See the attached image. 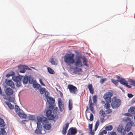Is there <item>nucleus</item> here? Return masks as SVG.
Masks as SVG:
<instances>
[{
	"instance_id": "f257e3e1",
	"label": "nucleus",
	"mask_w": 135,
	"mask_h": 135,
	"mask_svg": "<svg viewBox=\"0 0 135 135\" xmlns=\"http://www.w3.org/2000/svg\"><path fill=\"white\" fill-rule=\"evenodd\" d=\"M133 124L134 123L132 121L128 122L125 126V129L122 126H119L117 128V131L118 132L120 133L122 135H125L126 131H129Z\"/></svg>"
},
{
	"instance_id": "f03ea898",
	"label": "nucleus",
	"mask_w": 135,
	"mask_h": 135,
	"mask_svg": "<svg viewBox=\"0 0 135 135\" xmlns=\"http://www.w3.org/2000/svg\"><path fill=\"white\" fill-rule=\"evenodd\" d=\"M54 107V105H51L48 108V110L46 112V115L48 119L51 120L54 119V116L56 115L57 113V108L55 107L53 111V114H52V110H53Z\"/></svg>"
},
{
	"instance_id": "7ed1b4c3",
	"label": "nucleus",
	"mask_w": 135,
	"mask_h": 135,
	"mask_svg": "<svg viewBox=\"0 0 135 135\" xmlns=\"http://www.w3.org/2000/svg\"><path fill=\"white\" fill-rule=\"evenodd\" d=\"M74 54H66L64 56V61L68 65L73 64L75 63L74 58Z\"/></svg>"
},
{
	"instance_id": "20e7f679",
	"label": "nucleus",
	"mask_w": 135,
	"mask_h": 135,
	"mask_svg": "<svg viewBox=\"0 0 135 135\" xmlns=\"http://www.w3.org/2000/svg\"><path fill=\"white\" fill-rule=\"evenodd\" d=\"M111 101V105L113 109L119 107L121 103V100L115 97H113Z\"/></svg>"
},
{
	"instance_id": "39448f33",
	"label": "nucleus",
	"mask_w": 135,
	"mask_h": 135,
	"mask_svg": "<svg viewBox=\"0 0 135 135\" xmlns=\"http://www.w3.org/2000/svg\"><path fill=\"white\" fill-rule=\"evenodd\" d=\"M113 92L112 90H109L105 93L103 96V98L105 101H111V97L113 96Z\"/></svg>"
},
{
	"instance_id": "423d86ee",
	"label": "nucleus",
	"mask_w": 135,
	"mask_h": 135,
	"mask_svg": "<svg viewBox=\"0 0 135 135\" xmlns=\"http://www.w3.org/2000/svg\"><path fill=\"white\" fill-rule=\"evenodd\" d=\"M82 57L81 56H76L75 61V65L77 67H80L82 66V62L81 60Z\"/></svg>"
},
{
	"instance_id": "0eeeda50",
	"label": "nucleus",
	"mask_w": 135,
	"mask_h": 135,
	"mask_svg": "<svg viewBox=\"0 0 135 135\" xmlns=\"http://www.w3.org/2000/svg\"><path fill=\"white\" fill-rule=\"evenodd\" d=\"M68 88L69 89V91L71 93L75 94L78 93V90L77 88L71 84H69L68 86Z\"/></svg>"
},
{
	"instance_id": "6e6552de",
	"label": "nucleus",
	"mask_w": 135,
	"mask_h": 135,
	"mask_svg": "<svg viewBox=\"0 0 135 135\" xmlns=\"http://www.w3.org/2000/svg\"><path fill=\"white\" fill-rule=\"evenodd\" d=\"M43 127L47 130H49L51 128V124L48 122H44L43 123Z\"/></svg>"
},
{
	"instance_id": "1a4fd4ad",
	"label": "nucleus",
	"mask_w": 135,
	"mask_h": 135,
	"mask_svg": "<svg viewBox=\"0 0 135 135\" xmlns=\"http://www.w3.org/2000/svg\"><path fill=\"white\" fill-rule=\"evenodd\" d=\"M77 131L76 128H70L68 131L66 135H74L77 133Z\"/></svg>"
},
{
	"instance_id": "9d476101",
	"label": "nucleus",
	"mask_w": 135,
	"mask_h": 135,
	"mask_svg": "<svg viewBox=\"0 0 135 135\" xmlns=\"http://www.w3.org/2000/svg\"><path fill=\"white\" fill-rule=\"evenodd\" d=\"M5 93L8 96L12 95L13 93V90L9 88H7L5 90Z\"/></svg>"
},
{
	"instance_id": "9b49d317",
	"label": "nucleus",
	"mask_w": 135,
	"mask_h": 135,
	"mask_svg": "<svg viewBox=\"0 0 135 135\" xmlns=\"http://www.w3.org/2000/svg\"><path fill=\"white\" fill-rule=\"evenodd\" d=\"M69 124L67 123L65 125H64L62 131V133L64 135H65L66 133L67 129L69 127Z\"/></svg>"
},
{
	"instance_id": "f8f14e48",
	"label": "nucleus",
	"mask_w": 135,
	"mask_h": 135,
	"mask_svg": "<svg viewBox=\"0 0 135 135\" xmlns=\"http://www.w3.org/2000/svg\"><path fill=\"white\" fill-rule=\"evenodd\" d=\"M6 84L11 87L12 88H15V85L14 83L11 80H8L6 82Z\"/></svg>"
},
{
	"instance_id": "ddd939ff",
	"label": "nucleus",
	"mask_w": 135,
	"mask_h": 135,
	"mask_svg": "<svg viewBox=\"0 0 135 135\" xmlns=\"http://www.w3.org/2000/svg\"><path fill=\"white\" fill-rule=\"evenodd\" d=\"M58 103L59 109L61 111H62L64 110V104L62 102V101L60 99L58 100Z\"/></svg>"
},
{
	"instance_id": "4468645a",
	"label": "nucleus",
	"mask_w": 135,
	"mask_h": 135,
	"mask_svg": "<svg viewBox=\"0 0 135 135\" xmlns=\"http://www.w3.org/2000/svg\"><path fill=\"white\" fill-rule=\"evenodd\" d=\"M37 121L39 123L43 122L46 121L47 120V118L45 117H41L39 116H37Z\"/></svg>"
},
{
	"instance_id": "2eb2a0df",
	"label": "nucleus",
	"mask_w": 135,
	"mask_h": 135,
	"mask_svg": "<svg viewBox=\"0 0 135 135\" xmlns=\"http://www.w3.org/2000/svg\"><path fill=\"white\" fill-rule=\"evenodd\" d=\"M22 77V76H14L12 77V79L14 81L16 82L18 81H21Z\"/></svg>"
},
{
	"instance_id": "dca6fc26",
	"label": "nucleus",
	"mask_w": 135,
	"mask_h": 135,
	"mask_svg": "<svg viewBox=\"0 0 135 135\" xmlns=\"http://www.w3.org/2000/svg\"><path fill=\"white\" fill-rule=\"evenodd\" d=\"M47 100L48 103L50 105L52 104L55 102L54 99L50 97H47Z\"/></svg>"
},
{
	"instance_id": "f3484780",
	"label": "nucleus",
	"mask_w": 135,
	"mask_h": 135,
	"mask_svg": "<svg viewBox=\"0 0 135 135\" xmlns=\"http://www.w3.org/2000/svg\"><path fill=\"white\" fill-rule=\"evenodd\" d=\"M57 59H54L53 58H51L50 62L52 65H57Z\"/></svg>"
},
{
	"instance_id": "a211bd4d",
	"label": "nucleus",
	"mask_w": 135,
	"mask_h": 135,
	"mask_svg": "<svg viewBox=\"0 0 135 135\" xmlns=\"http://www.w3.org/2000/svg\"><path fill=\"white\" fill-rule=\"evenodd\" d=\"M18 115L21 118H26L27 117V115L24 113L20 112L18 113Z\"/></svg>"
},
{
	"instance_id": "6ab92c4d",
	"label": "nucleus",
	"mask_w": 135,
	"mask_h": 135,
	"mask_svg": "<svg viewBox=\"0 0 135 135\" xmlns=\"http://www.w3.org/2000/svg\"><path fill=\"white\" fill-rule=\"evenodd\" d=\"M73 108V103L72 100L71 99H70L69 102L68 108L69 110H71Z\"/></svg>"
},
{
	"instance_id": "aec40b11",
	"label": "nucleus",
	"mask_w": 135,
	"mask_h": 135,
	"mask_svg": "<svg viewBox=\"0 0 135 135\" xmlns=\"http://www.w3.org/2000/svg\"><path fill=\"white\" fill-rule=\"evenodd\" d=\"M111 101L108 102L105 101L106 103H105L104 105V108L106 109H109L110 107V103H111Z\"/></svg>"
},
{
	"instance_id": "412c9836",
	"label": "nucleus",
	"mask_w": 135,
	"mask_h": 135,
	"mask_svg": "<svg viewBox=\"0 0 135 135\" xmlns=\"http://www.w3.org/2000/svg\"><path fill=\"white\" fill-rule=\"evenodd\" d=\"M99 116L101 117H105L106 116L105 113L103 109H101L99 111Z\"/></svg>"
},
{
	"instance_id": "4be33fe9",
	"label": "nucleus",
	"mask_w": 135,
	"mask_h": 135,
	"mask_svg": "<svg viewBox=\"0 0 135 135\" xmlns=\"http://www.w3.org/2000/svg\"><path fill=\"white\" fill-rule=\"evenodd\" d=\"M28 77L27 75L25 76L22 79L23 83L24 84H26L27 83L28 81Z\"/></svg>"
},
{
	"instance_id": "5701e85b",
	"label": "nucleus",
	"mask_w": 135,
	"mask_h": 135,
	"mask_svg": "<svg viewBox=\"0 0 135 135\" xmlns=\"http://www.w3.org/2000/svg\"><path fill=\"white\" fill-rule=\"evenodd\" d=\"M4 99L8 100L9 102H14L15 101V99L11 97L7 98L6 97H4Z\"/></svg>"
},
{
	"instance_id": "b1692460",
	"label": "nucleus",
	"mask_w": 135,
	"mask_h": 135,
	"mask_svg": "<svg viewBox=\"0 0 135 135\" xmlns=\"http://www.w3.org/2000/svg\"><path fill=\"white\" fill-rule=\"evenodd\" d=\"M88 88L90 93L93 94L94 93V89L92 85L91 84H89L88 85Z\"/></svg>"
},
{
	"instance_id": "393cba45",
	"label": "nucleus",
	"mask_w": 135,
	"mask_h": 135,
	"mask_svg": "<svg viewBox=\"0 0 135 135\" xmlns=\"http://www.w3.org/2000/svg\"><path fill=\"white\" fill-rule=\"evenodd\" d=\"M83 63L84 65L86 66H88V65L87 64V60L86 57L84 56H83L82 57Z\"/></svg>"
},
{
	"instance_id": "a878e982",
	"label": "nucleus",
	"mask_w": 135,
	"mask_h": 135,
	"mask_svg": "<svg viewBox=\"0 0 135 135\" xmlns=\"http://www.w3.org/2000/svg\"><path fill=\"white\" fill-rule=\"evenodd\" d=\"M119 82L121 84L124 85L126 84V81L123 78H121L119 80Z\"/></svg>"
},
{
	"instance_id": "bb28decb",
	"label": "nucleus",
	"mask_w": 135,
	"mask_h": 135,
	"mask_svg": "<svg viewBox=\"0 0 135 135\" xmlns=\"http://www.w3.org/2000/svg\"><path fill=\"white\" fill-rule=\"evenodd\" d=\"M128 112L132 114H135V107H131L128 110Z\"/></svg>"
},
{
	"instance_id": "cd10ccee",
	"label": "nucleus",
	"mask_w": 135,
	"mask_h": 135,
	"mask_svg": "<svg viewBox=\"0 0 135 135\" xmlns=\"http://www.w3.org/2000/svg\"><path fill=\"white\" fill-rule=\"evenodd\" d=\"M5 103L10 109H13L14 108V106L10 103L7 101Z\"/></svg>"
},
{
	"instance_id": "c85d7f7f",
	"label": "nucleus",
	"mask_w": 135,
	"mask_h": 135,
	"mask_svg": "<svg viewBox=\"0 0 135 135\" xmlns=\"http://www.w3.org/2000/svg\"><path fill=\"white\" fill-rule=\"evenodd\" d=\"M93 102L94 104H96L97 102V97L96 95H94L92 97Z\"/></svg>"
},
{
	"instance_id": "c756f323",
	"label": "nucleus",
	"mask_w": 135,
	"mask_h": 135,
	"mask_svg": "<svg viewBox=\"0 0 135 135\" xmlns=\"http://www.w3.org/2000/svg\"><path fill=\"white\" fill-rule=\"evenodd\" d=\"M6 134L7 133L4 129H1L0 131V135H6Z\"/></svg>"
},
{
	"instance_id": "7c9ffc66",
	"label": "nucleus",
	"mask_w": 135,
	"mask_h": 135,
	"mask_svg": "<svg viewBox=\"0 0 135 135\" xmlns=\"http://www.w3.org/2000/svg\"><path fill=\"white\" fill-rule=\"evenodd\" d=\"M15 109L16 112L17 113V114L18 113L20 112V109L19 107L17 105H15Z\"/></svg>"
},
{
	"instance_id": "2f4dec72",
	"label": "nucleus",
	"mask_w": 135,
	"mask_h": 135,
	"mask_svg": "<svg viewBox=\"0 0 135 135\" xmlns=\"http://www.w3.org/2000/svg\"><path fill=\"white\" fill-rule=\"evenodd\" d=\"M48 71L49 73L51 74H54L55 72L50 67H48L47 68Z\"/></svg>"
},
{
	"instance_id": "473e14b6",
	"label": "nucleus",
	"mask_w": 135,
	"mask_h": 135,
	"mask_svg": "<svg viewBox=\"0 0 135 135\" xmlns=\"http://www.w3.org/2000/svg\"><path fill=\"white\" fill-rule=\"evenodd\" d=\"M113 128V127L112 126L109 125L106 126L105 128V129L107 131H111Z\"/></svg>"
},
{
	"instance_id": "72a5a7b5",
	"label": "nucleus",
	"mask_w": 135,
	"mask_h": 135,
	"mask_svg": "<svg viewBox=\"0 0 135 135\" xmlns=\"http://www.w3.org/2000/svg\"><path fill=\"white\" fill-rule=\"evenodd\" d=\"M99 120H98L95 124V131H96L97 128H98V126L99 125Z\"/></svg>"
},
{
	"instance_id": "f704fd0d",
	"label": "nucleus",
	"mask_w": 135,
	"mask_h": 135,
	"mask_svg": "<svg viewBox=\"0 0 135 135\" xmlns=\"http://www.w3.org/2000/svg\"><path fill=\"white\" fill-rule=\"evenodd\" d=\"M29 119L31 120H33L35 119V117L34 115H30L28 117Z\"/></svg>"
},
{
	"instance_id": "c9c22d12",
	"label": "nucleus",
	"mask_w": 135,
	"mask_h": 135,
	"mask_svg": "<svg viewBox=\"0 0 135 135\" xmlns=\"http://www.w3.org/2000/svg\"><path fill=\"white\" fill-rule=\"evenodd\" d=\"M35 132L38 134H41L42 133L41 129L39 128L36 129L35 130Z\"/></svg>"
},
{
	"instance_id": "e433bc0d",
	"label": "nucleus",
	"mask_w": 135,
	"mask_h": 135,
	"mask_svg": "<svg viewBox=\"0 0 135 135\" xmlns=\"http://www.w3.org/2000/svg\"><path fill=\"white\" fill-rule=\"evenodd\" d=\"M40 92L41 94H43L45 93V89L42 88L40 89Z\"/></svg>"
},
{
	"instance_id": "4c0bfd02",
	"label": "nucleus",
	"mask_w": 135,
	"mask_h": 135,
	"mask_svg": "<svg viewBox=\"0 0 135 135\" xmlns=\"http://www.w3.org/2000/svg\"><path fill=\"white\" fill-rule=\"evenodd\" d=\"M124 121L125 122H130L131 121H132L131 120L130 118L128 117H126L124 118Z\"/></svg>"
},
{
	"instance_id": "58836bf2",
	"label": "nucleus",
	"mask_w": 135,
	"mask_h": 135,
	"mask_svg": "<svg viewBox=\"0 0 135 135\" xmlns=\"http://www.w3.org/2000/svg\"><path fill=\"white\" fill-rule=\"evenodd\" d=\"M107 114H109L112 112V110L111 109H106L105 111Z\"/></svg>"
},
{
	"instance_id": "ea45409f",
	"label": "nucleus",
	"mask_w": 135,
	"mask_h": 135,
	"mask_svg": "<svg viewBox=\"0 0 135 135\" xmlns=\"http://www.w3.org/2000/svg\"><path fill=\"white\" fill-rule=\"evenodd\" d=\"M92 100L90 97L89 98V106H90L91 107V106L93 105V104L92 103Z\"/></svg>"
},
{
	"instance_id": "a19ab883",
	"label": "nucleus",
	"mask_w": 135,
	"mask_h": 135,
	"mask_svg": "<svg viewBox=\"0 0 135 135\" xmlns=\"http://www.w3.org/2000/svg\"><path fill=\"white\" fill-rule=\"evenodd\" d=\"M33 87L35 88H38L40 86V85L38 84H35L33 83Z\"/></svg>"
},
{
	"instance_id": "79ce46f5",
	"label": "nucleus",
	"mask_w": 135,
	"mask_h": 135,
	"mask_svg": "<svg viewBox=\"0 0 135 135\" xmlns=\"http://www.w3.org/2000/svg\"><path fill=\"white\" fill-rule=\"evenodd\" d=\"M112 82L116 85H117L118 82H119V80H115L114 79H112Z\"/></svg>"
},
{
	"instance_id": "37998d69",
	"label": "nucleus",
	"mask_w": 135,
	"mask_h": 135,
	"mask_svg": "<svg viewBox=\"0 0 135 135\" xmlns=\"http://www.w3.org/2000/svg\"><path fill=\"white\" fill-rule=\"evenodd\" d=\"M107 80V79L106 78H103L101 79L100 81V82L101 84H103L104 82Z\"/></svg>"
},
{
	"instance_id": "c03bdc74",
	"label": "nucleus",
	"mask_w": 135,
	"mask_h": 135,
	"mask_svg": "<svg viewBox=\"0 0 135 135\" xmlns=\"http://www.w3.org/2000/svg\"><path fill=\"white\" fill-rule=\"evenodd\" d=\"M37 124V127L38 128L41 129L42 127V126L40 123H38V122H36Z\"/></svg>"
},
{
	"instance_id": "a18cd8bd",
	"label": "nucleus",
	"mask_w": 135,
	"mask_h": 135,
	"mask_svg": "<svg viewBox=\"0 0 135 135\" xmlns=\"http://www.w3.org/2000/svg\"><path fill=\"white\" fill-rule=\"evenodd\" d=\"M15 74V72H13V71H12V73L11 74H7L6 75V77H9L10 76L13 75Z\"/></svg>"
},
{
	"instance_id": "49530a36",
	"label": "nucleus",
	"mask_w": 135,
	"mask_h": 135,
	"mask_svg": "<svg viewBox=\"0 0 135 135\" xmlns=\"http://www.w3.org/2000/svg\"><path fill=\"white\" fill-rule=\"evenodd\" d=\"M93 119V115L91 113L90 115V121H92Z\"/></svg>"
},
{
	"instance_id": "de8ad7c7",
	"label": "nucleus",
	"mask_w": 135,
	"mask_h": 135,
	"mask_svg": "<svg viewBox=\"0 0 135 135\" xmlns=\"http://www.w3.org/2000/svg\"><path fill=\"white\" fill-rule=\"evenodd\" d=\"M4 122L3 119L0 118V126H3Z\"/></svg>"
},
{
	"instance_id": "09e8293b",
	"label": "nucleus",
	"mask_w": 135,
	"mask_h": 135,
	"mask_svg": "<svg viewBox=\"0 0 135 135\" xmlns=\"http://www.w3.org/2000/svg\"><path fill=\"white\" fill-rule=\"evenodd\" d=\"M89 107L90 108V110L92 111V112L93 113H94L95 111H94L93 105L91 106V107L89 106Z\"/></svg>"
},
{
	"instance_id": "8fccbe9b",
	"label": "nucleus",
	"mask_w": 135,
	"mask_h": 135,
	"mask_svg": "<svg viewBox=\"0 0 135 135\" xmlns=\"http://www.w3.org/2000/svg\"><path fill=\"white\" fill-rule=\"evenodd\" d=\"M20 81H18L16 82L17 83L16 86L18 87L20 86L21 85Z\"/></svg>"
},
{
	"instance_id": "3c124183",
	"label": "nucleus",
	"mask_w": 135,
	"mask_h": 135,
	"mask_svg": "<svg viewBox=\"0 0 135 135\" xmlns=\"http://www.w3.org/2000/svg\"><path fill=\"white\" fill-rule=\"evenodd\" d=\"M104 118V117H101L100 118V123H103L105 121Z\"/></svg>"
},
{
	"instance_id": "603ef678",
	"label": "nucleus",
	"mask_w": 135,
	"mask_h": 135,
	"mask_svg": "<svg viewBox=\"0 0 135 135\" xmlns=\"http://www.w3.org/2000/svg\"><path fill=\"white\" fill-rule=\"evenodd\" d=\"M25 69H22L20 70L19 71L20 72L22 73H24L25 72Z\"/></svg>"
},
{
	"instance_id": "864d4df0",
	"label": "nucleus",
	"mask_w": 135,
	"mask_h": 135,
	"mask_svg": "<svg viewBox=\"0 0 135 135\" xmlns=\"http://www.w3.org/2000/svg\"><path fill=\"white\" fill-rule=\"evenodd\" d=\"M39 81L40 84L42 85H43L44 86H45V85L42 82V80L41 79H40Z\"/></svg>"
},
{
	"instance_id": "5fc2aeb1",
	"label": "nucleus",
	"mask_w": 135,
	"mask_h": 135,
	"mask_svg": "<svg viewBox=\"0 0 135 135\" xmlns=\"http://www.w3.org/2000/svg\"><path fill=\"white\" fill-rule=\"evenodd\" d=\"M92 127H93V125L92 124H89V128L90 130V131H92Z\"/></svg>"
},
{
	"instance_id": "6e6d98bb",
	"label": "nucleus",
	"mask_w": 135,
	"mask_h": 135,
	"mask_svg": "<svg viewBox=\"0 0 135 135\" xmlns=\"http://www.w3.org/2000/svg\"><path fill=\"white\" fill-rule=\"evenodd\" d=\"M127 95L128 97L130 98H131L133 96V95L131 93H128L127 94Z\"/></svg>"
},
{
	"instance_id": "4d7b16f0",
	"label": "nucleus",
	"mask_w": 135,
	"mask_h": 135,
	"mask_svg": "<svg viewBox=\"0 0 135 135\" xmlns=\"http://www.w3.org/2000/svg\"><path fill=\"white\" fill-rule=\"evenodd\" d=\"M48 94H49V93L48 92H47V91H46L45 93V95L46 97V98L47 97H49V96H48Z\"/></svg>"
},
{
	"instance_id": "13d9d810",
	"label": "nucleus",
	"mask_w": 135,
	"mask_h": 135,
	"mask_svg": "<svg viewBox=\"0 0 135 135\" xmlns=\"http://www.w3.org/2000/svg\"><path fill=\"white\" fill-rule=\"evenodd\" d=\"M110 133V135H117L116 133L114 132H111Z\"/></svg>"
},
{
	"instance_id": "bf43d9fd",
	"label": "nucleus",
	"mask_w": 135,
	"mask_h": 135,
	"mask_svg": "<svg viewBox=\"0 0 135 135\" xmlns=\"http://www.w3.org/2000/svg\"><path fill=\"white\" fill-rule=\"evenodd\" d=\"M131 103L132 104H134L135 103V99L133 98L132 99L131 101Z\"/></svg>"
},
{
	"instance_id": "052dcab7",
	"label": "nucleus",
	"mask_w": 135,
	"mask_h": 135,
	"mask_svg": "<svg viewBox=\"0 0 135 135\" xmlns=\"http://www.w3.org/2000/svg\"><path fill=\"white\" fill-rule=\"evenodd\" d=\"M76 68L77 69V70L78 71H82V69L81 68H78L77 67H76Z\"/></svg>"
},
{
	"instance_id": "680f3d73",
	"label": "nucleus",
	"mask_w": 135,
	"mask_h": 135,
	"mask_svg": "<svg viewBox=\"0 0 135 135\" xmlns=\"http://www.w3.org/2000/svg\"><path fill=\"white\" fill-rule=\"evenodd\" d=\"M125 85L127 87L129 88H131V86L128 85V84L127 83H126V84Z\"/></svg>"
},
{
	"instance_id": "e2e57ef3",
	"label": "nucleus",
	"mask_w": 135,
	"mask_h": 135,
	"mask_svg": "<svg viewBox=\"0 0 135 135\" xmlns=\"http://www.w3.org/2000/svg\"><path fill=\"white\" fill-rule=\"evenodd\" d=\"M127 135H133V134L132 132H130Z\"/></svg>"
},
{
	"instance_id": "0e129e2a",
	"label": "nucleus",
	"mask_w": 135,
	"mask_h": 135,
	"mask_svg": "<svg viewBox=\"0 0 135 135\" xmlns=\"http://www.w3.org/2000/svg\"><path fill=\"white\" fill-rule=\"evenodd\" d=\"M106 131L107 130H103V131H102L103 132V133H104V134H105L107 133V132Z\"/></svg>"
},
{
	"instance_id": "69168bd1",
	"label": "nucleus",
	"mask_w": 135,
	"mask_h": 135,
	"mask_svg": "<svg viewBox=\"0 0 135 135\" xmlns=\"http://www.w3.org/2000/svg\"><path fill=\"white\" fill-rule=\"evenodd\" d=\"M119 88L123 92H124L125 90L123 89L122 88L120 87H119Z\"/></svg>"
},
{
	"instance_id": "338daca9",
	"label": "nucleus",
	"mask_w": 135,
	"mask_h": 135,
	"mask_svg": "<svg viewBox=\"0 0 135 135\" xmlns=\"http://www.w3.org/2000/svg\"><path fill=\"white\" fill-rule=\"evenodd\" d=\"M104 133L102 131L100 133V135H104Z\"/></svg>"
},
{
	"instance_id": "774afa93",
	"label": "nucleus",
	"mask_w": 135,
	"mask_h": 135,
	"mask_svg": "<svg viewBox=\"0 0 135 135\" xmlns=\"http://www.w3.org/2000/svg\"><path fill=\"white\" fill-rule=\"evenodd\" d=\"M2 91L1 88V87L0 88V94L2 95Z\"/></svg>"
}]
</instances>
